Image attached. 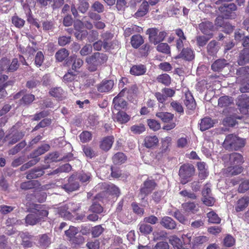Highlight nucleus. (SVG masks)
I'll list each match as a JSON object with an SVG mask.
<instances>
[{
    "label": "nucleus",
    "mask_w": 249,
    "mask_h": 249,
    "mask_svg": "<svg viewBox=\"0 0 249 249\" xmlns=\"http://www.w3.org/2000/svg\"><path fill=\"white\" fill-rule=\"evenodd\" d=\"M146 67L143 65H134L130 69V72L134 75H141L145 73Z\"/></svg>",
    "instance_id": "22"
},
{
    "label": "nucleus",
    "mask_w": 249,
    "mask_h": 249,
    "mask_svg": "<svg viewBox=\"0 0 249 249\" xmlns=\"http://www.w3.org/2000/svg\"><path fill=\"white\" fill-rule=\"evenodd\" d=\"M208 221L211 223H219L221 219L218 217V215L214 212L212 211L207 213Z\"/></svg>",
    "instance_id": "44"
},
{
    "label": "nucleus",
    "mask_w": 249,
    "mask_h": 249,
    "mask_svg": "<svg viewBox=\"0 0 249 249\" xmlns=\"http://www.w3.org/2000/svg\"><path fill=\"white\" fill-rule=\"evenodd\" d=\"M245 144V140L236 136L235 135H227L223 142V147L229 150H237Z\"/></svg>",
    "instance_id": "2"
},
{
    "label": "nucleus",
    "mask_w": 249,
    "mask_h": 249,
    "mask_svg": "<svg viewBox=\"0 0 249 249\" xmlns=\"http://www.w3.org/2000/svg\"><path fill=\"white\" fill-rule=\"evenodd\" d=\"M138 226L139 231L144 235L149 234L153 231L152 226L145 223H141Z\"/></svg>",
    "instance_id": "27"
},
{
    "label": "nucleus",
    "mask_w": 249,
    "mask_h": 249,
    "mask_svg": "<svg viewBox=\"0 0 249 249\" xmlns=\"http://www.w3.org/2000/svg\"><path fill=\"white\" fill-rule=\"evenodd\" d=\"M160 224L164 228L168 229H174L176 226L175 221L168 216L163 217L160 221Z\"/></svg>",
    "instance_id": "21"
},
{
    "label": "nucleus",
    "mask_w": 249,
    "mask_h": 249,
    "mask_svg": "<svg viewBox=\"0 0 249 249\" xmlns=\"http://www.w3.org/2000/svg\"><path fill=\"white\" fill-rule=\"evenodd\" d=\"M148 9V3L143 1L138 11L135 13L136 17H141L147 13Z\"/></svg>",
    "instance_id": "31"
},
{
    "label": "nucleus",
    "mask_w": 249,
    "mask_h": 249,
    "mask_svg": "<svg viewBox=\"0 0 249 249\" xmlns=\"http://www.w3.org/2000/svg\"><path fill=\"white\" fill-rule=\"evenodd\" d=\"M213 28V23L210 21L202 22L199 24V29L204 34L210 37L212 36L211 32Z\"/></svg>",
    "instance_id": "11"
},
{
    "label": "nucleus",
    "mask_w": 249,
    "mask_h": 249,
    "mask_svg": "<svg viewBox=\"0 0 249 249\" xmlns=\"http://www.w3.org/2000/svg\"><path fill=\"white\" fill-rule=\"evenodd\" d=\"M231 98L227 96H222L218 99V106L221 107L229 106L232 103Z\"/></svg>",
    "instance_id": "37"
},
{
    "label": "nucleus",
    "mask_w": 249,
    "mask_h": 249,
    "mask_svg": "<svg viewBox=\"0 0 249 249\" xmlns=\"http://www.w3.org/2000/svg\"><path fill=\"white\" fill-rule=\"evenodd\" d=\"M69 55L68 51L64 48L57 51L55 54L56 59L59 61H62Z\"/></svg>",
    "instance_id": "45"
},
{
    "label": "nucleus",
    "mask_w": 249,
    "mask_h": 249,
    "mask_svg": "<svg viewBox=\"0 0 249 249\" xmlns=\"http://www.w3.org/2000/svg\"><path fill=\"white\" fill-rule=\"evenodd\" d=\"M165 95V94L163 93L162 90L161 92H156L155 94L157 100L161 104H164L167 100V98Z\"/></svg>",
    "instance_id": "61"
},
{
    "label": "nucleus",
    "mask_w": 249,
    "mask_h": 249,
    "mask_svg": "<svg viewBox=\"0 0 249 249\" xmlns=\"http://www.w3.org/2000/svg\"><path fill=\"white\" fill-rule=\"evenodd\" d=\"M78 232V230L76 228L71 226L68 230L65 231V234L71 239L74 237Z\"/></svg>",
    "instance_id": "57"
},
{
    "label": "nucleus",
    "mask_w": 249,
    "mask_h": 249,
    "mask_svg": "<svg viewBox=\"0 0 249 249\" xmlns=\"http://www.w3.org/2000/svg\"><path fill=\"white\" fill-rule=\"evenodd\" d=\"M247 52L248 51L245 49L240 55L238 60V63L239 65H243L246 62H249V53H248Z\"/></svg>",
    "instance_id": "43"
},
{
    "label": "nucleus",
    "mask_w": 249,
    "mask_h": 249,
    "mask_svg": "<svg viewBox=\"0 0 249 249\" xmlns=\"http://www.w3.org/2000/svg\"><path fill=\"white\" fill-rule=\"evenodd\" d=\"M8 78L7 76L3 75V78H0V98L4 97L6 94V92L4 90V88L6 86L7 83L5 81Z\"/></svg>",
    "instance_id": "46"
},
{
    "label": "nucleus",
    "mask_w": 249,
    "mask_h": 249,
    "mask_svg": "<svg viewBox=\"0 0 249 249\" xmlns=\"http://www.w3.org/2000/svg\"><path fill=\"white\" fill-rule=\"evenodd\" d=\"M130 118V116L123 111H118L113 116L114 120L121 124L126 123L129 121Z\"/></svg>",
    "instance_id": "13"
},
{
    "label": "nucleus",
    "mask_w": 249,
    "mask_h": 249,
    "mask_svg": "<svg viewBox=\"0 0 249 249\" xmlns=\"http://www.w3.org/2000/svg\"><path fill=\"white\" fill-rule=\"evenodd\" d=\"M237 105L240 107V112L246 114L249 108V96L243 95L238 99Z\"/></svg>",
    "instance_id": "10"
},
{
    "label": "nucleus",
    "mask_w": 249,
    "mask_h": 249,
    "mask_svg": "<svg viewBox=\"0 0 249 249\" xmlns=\"http://www.w3.org/2000/svg\"><path fill=\"white\" fill-rule=\"evenodd\" d=\"M224 158L229 159L230 166L228 168L227 171L230 175H236L241 173L242 169L240 165L243 162L241 155L233 153L230 155H225Z\"/></svg>",
    "instance_id": "1"
},
{
    "label": "nucleus",
    "mask_w": 249,
    "mask_h": 249,
    "mask_svg": "<svg viewBox=\"0 0 249 249\" xmlns=\"http://www.w3.org/2000/svg\"><path fill=\"white\" fill-rule=\"evenodd\" d=\"M144 142L145 146L150 148L156 146L159 142V140L156 136H147L145 138Z\"/></svg>",
    "instance_id": "30"
},
{
    "label": "nucleus",
    "mask_w": 249,
    "mask_h": 249,
    "mask_svg": "<svg viewBox=\"0 0 249 249\" xmlns=\"http://www.w3.org/2000/svg\"><path fill=\"white\" fill-rule=\"evenodd\" d=\"M71 167L70 164H65L60 166L59 168L56 169V170H54L53 172L52 173V174H56L62 172H69L71 170Z\"/></svg>",
    "instance_id": "50"
},
{
    "label": "nucleus",
    "mask_w": 249,
    "mask_h": 249,
    "mask_svg": "<svg viewBox=\"0 0 249 249\" xmlns=\"http://www.w3.org/2000/svg\"><path fill=\"white\" fill-rule=\"evenodd\" d=\"M50 93L53 97L60 98L63 94V90L60 88H55L50 90Z\"/></svg>",
    "instance_id": "56"
},
{
    "label": "nucleus",
    "mask_w": 249,
    "mask_h": 249,
    "mask_svg": "<svg viewBox=\"0 0 249 249\" xmlns=\"http://www.w3.org/2000/svg\"><path fill=\"white\" fill-rule=\"evenodd\" d=\"M106 54L96 53L94 55L86 58V62L88 64L89 69L90 71H95L98 66L104 64L107 60Z\"/></svg>",
    "instance_id": "4"
},
{
    "label": "nucleus",
    "mask_w": 249,
    "mask_h": 249,
    "mask_svg": "<svg viewBox=\"0 0 249 249\" xmlns=\"http://www.w3.org/2000/svg\"><path fill=\"white\" fill-rule=\"evenodd\" d=\"M51 239L47 234L42 235L39 239L38 244L43 248L48 247L51 244Z\"/></svg>",
    "instance_id": "40"
},
{
    "label": "nucleus",
    "mask_w": 249,
    "mask_h": 249,
    "mask_svg": "<svg viewBox=\"0 0 249 249\" xmlns=\"http://www.w3.org/2000/svg\"><path fill=\"white\" fill-rule=\"evenodd\" d=\"M113 142V137H107L104 138L103 141L101 142L100 144V147L102 149L107 151L112 146V143Z\"/></svg>",
    "instance_id": "25"
},
{
    "label": "nucleus",
    "mask_w": 249,
    "mask_h": 249,
    "mask_svg": "<svg viewBox=\"0 0 249 249\" xmlns=\"http://www.w3.org/2000/svg\"><path fill=\"white\" fill-rule=\"evenodd\" d=\"M114 85L113 81L111 80H103L97 86L98 90L100 92H107L109 91Z\"/></svg>",
    "instance_id": "12"
},
{
    "label": "nucleus",
    "mask_w": 249,
    "mask_h": 249,
    "mask_svg": "<svg viewBox=\"0 0 249 249\" xmlns=\"http://www.w3.org/2000/svg\"><path fill=\"white\" fill-rule=\"evenodd\" d=\"M169 242L172 245L174 249H180L182 246V241L176 235H172L169 237Z\"/></svg>",
    "instance_id": "28"
},
{
    "label": "nucleus",
    "mask_w": 249,
    "mask_h": 249,
    "mask_svg": "<svg viewBox=\"0 0 249 249\" xmlns=\"http://www.w3.org/2000/svg\"><path fill=\"white\" fill-rule=\"evenodd\" d=\"M182 206L183 210L188 213H195L198 210V207L193 202L184 203Z\"/></svg>",
    "instance_id": "26"
},
{
    "label": "nucleus",
    "mask_w": 249,
    "mask_h": 249,
    "mask_svg": "<svg viewBox=\"0 0 249 249\" xmlns=\"http://www.w3.org/2000/svg\"><path fill=\"white\" fill-rule=\"evenodd\" d=\"M156 116L160 119L164 123H168L174 118V115L169 112H158Z\"/></svg>",
    "instance_id": "32"
},
{
    "label": "nucleus",
    "mask_w": 249,
    "mask_h": 249,
    "mask_svg": "<svg viewBox=\"0 0 249 249\" xmlns=\"http://www.w3.org/2000/svg\"><path fill=\"white\" fill-rule=\"evenodd\" d=\"M44 60V55L42 52H38L37 53L35 57V63L36 66H40Z\"/></svg>",
    "instance_id": "64"
},
{
    "label": "nucleus",
    "mask_w": 249,
    "mask_h": 249,
    "mask_svg": "<svg viewBox=\"0 0 249 249\" xmlns=\"http://www.w3.org/2000/svg\"><path fill=\"white\" fill-rule=\"evenodd\" d=\"M215 121L209 117H205L201 120L200 123V129L201 131H205L213 126Z\"/></svg>",
    "instance_id": "19"
},
{
    "label": "nucleus",
    "mask_w": 249,
    "mask_h": 249,
    "mask_svg": "<svg viewBox=\"0 0 249 249\" xmlns=\"http://www.w3.org/2000/svg\"><path fill=\"white\" fill-rule=\"evenodd\" d=\"M158 31L155 28L149 29L147 30V34L149 35V38L151 42L156 44L157 37L158 35Z\"/></svg>",
    "instance_id": "41"
},
{
    "label": "nucleus",
    "mask_w": 249,
    "mask_h": 249,
    "mask_svg": "<svg viewBox=\"0 0 249 249\" xmlns=\"http://www.w3.org/2000/svg\"><path fill=\"white\" fill-rule=\"evenodd\" d=\"M50 148V146L48 144H45L39 147L33 154V157L36 158L39 155L44 154L46 151H48Z\"/></svg>",
    "instance_id": "49"
},
{
    "label": "nucleus",
    "mask_w": 249,
    "mask_h": 249,
    "mask_svg": "<svg viewBox=\"0 0 249 249\" xmlns=\"http://www.w3.org/2000/svg\"><path fill=\"white\" fill-rule=\"evenodd\" d=\"M227 64L225 59H218L212 64V69L214 71H218L223 68Z\"/></svg>",
    "instance_id": "33"
},
{
    "label": "nucleus",
    "mask_w": 249,
    "mask_h": 249,
    "mask_svg": "<svg viewBox=\"0 0 249 249\" xmlns=\"http://www.w3.org/2000/svg\"><path fill=\"white\" fill-rule=\"evenodd\" d=\"M249 203V197H242L239 199L237 203V205L235 207V210L236 212H240L244 210L246 208Z\"/></svg>",
    "instance_id": "23"
},
{
    "label": "nucleus",
    "mask_w": 249,
    "mask_h": 249,
    "mask_svg": "<svg viewBox=\"0 0 249 249\" xmlns=\"http://www.w3.org/2000/svg\"><path fill=\"white\" fill-rule=\"evenodd\" d=\"M184 104L189 109L192 110L195 108L196 103L191 93L188 92L185 94Z\"/></svg>",
    "instance_id": "24"
},
{
    "label": "nucleus",
    "mask_w": 249,
    "mask_h": 249,
    "mask_svg": "<svg viewBox=\"0 0 249 249\" xmlns=\"http://www.w3.org/2000/svg\"><path fill=\"white\" fill-rule=\"evenodd\" d=\"M159 82L165 85H169L171 83V78L168 74L164 73L160 75L157 77Z\"/></svg>",
    "instance_id": "48"
},
{
    "label": "nucleus",
    "mask_w": 249,
    "mask_h": 249,
    "mask_svg": "<svg viewBox=\"0 0 249 249\" xmlns=\"http://www.w3.org/2000/svg\"><path fill=\"white\" fill-rule=\"evenodd\" d=\"M44 174V171L41 169H36L31 170L27 175V178L30 179L36 178L42 176Z\"/></svg>",
    "instance_id": "36"
},
{
    "label": "nucleus",
    "mask_w": 249,
    "mask_h": 249,
    "mask_svg": "<svg viewBox=\"0 0 249 249\" xmlns=\"http://www.w3.org/2000/svg\"><path fill=\"white\" fill-rule=\"evenodd\" d=\"M241 119V118L237 116L235 114H233L230 116L227 117L224 120L225 124L233 126L236 124V119Z\"/></svg>",
    "instance_id": "35"
},
{
    "label": "nucleus",
    "mask_w": 249,
    "mask_h": 249,
    "mask_svg": "<svg viewBox=\"0 0 249 249\" xmlns=\"http://www.w3.org/2000/svg\"><path fill=\"white\" fill-rule=\"evenodd\" d=\"M197 167L199 172V177L202 179H204L208 175L207 166L204 162H200L197 163Z\"/></svg>",
    "instance_id": "29"
},
{
    "label": "nucleus",
    "mask_w": 249,
    "mask_h": 249,
    "mask_svg": "<svg viewBox=\"0 0 249 249\" xmlns=\"http://www.w3.org/2000/svg\"><path fill=\"white\" fill-rule=\"evenodd\" d=\"M238 82H241V92H249V67H242L237 71Z\"/></svg>",
    "instance_id": "3"
},
{
    "label": "nucleus",
    "mask_w": 249,
    "mask_h": 249,
    "mask_svg": "<svg viewBox=\"0 0 249 249\" xmlns=\"http://www.w3.org/2000/svg\"><path fill=\"white\" fill-rule=\"evenodd\" d=\"M78 209V207L73 203H69L60 208L59 214L65 218L71 219V212H75Z\"/></svg>",
    "instance_id": "7"
},
{
    "label": "nucleus",
    "mask_w": 249,
    "mask_h": 249,
    "mask_svg": "<svg viewBox=\"0 0 249 249\" xmlns=\"http://www.w3.org/2000/svg\"><path fill=\"white\" fill-rule=\"evenodd\" d=\"M147 124L150 129L154 131L158 130L160 128V124L155 120H148Z\"/></svg>",
    "instance_id": "54"
},
{
    "label": "nucleus",
    "mask_w": 249,
    "mask_h": 249,
    "mask_svg": "<svg viewBox=\"0 0 249 249\" xmlns=\"http://www.w3.org/2000/svg\"><path fill=\"white\" fill-rule=\"evenodd\" d=\"M235 240L232 236L228 235L224 239V244L226 247H230L234 245Z\"/></svg>",
    "instance_id": "60"
},
{
    "label": "nucleus",
    "mask_w": 249,
    "mask_h": 249,
    "mask_svg": "<svg viewBox=\"0 0 249 249\" xmlns=\"http://www.w3.org/2000/svg\"><path fill=\"white\" fill-rule=\"evenodd\" d=\"M131 131L134 134H141L145 131V127L142 124L134 125L130 128Z\"/></svg>",
    "instance_id": "53"
},
{
    "label": "nucleus",
    "mask_w": 249,
    "mask_h": 249,
    "mask_svg": "<svg viewBox=\"0 0 249 249\" xmlns=\"http://www.w3.org/2000/svg\"><path fill=\"white\" fill-rule=\"evenodd\" d=\"M79 137L82 142H87L91 140V134L88 131H84L80 135Z\"/></svg>",
    "instance_id": "58"
},
{
    "label": "nucleus",
    "mask_w": 249,
    "mask_h": 249,
    "mask_svg": "<svg viewBox=\"0 0 249 249\" xmlns=\"http://www.w3.org/2000/svg\"><path fill=\"white\" fill-rule=\"evenodd\" d=\"M104 188L106 190V194L111 196H114L115 197H117L119 195V188L113 184H102Z\"/></svg>",
    "instance_id": "16"
},
{
    "label": "nucleus",
    "mask_w": 249,
    "mask_h": 249,
    "mask_svg": "<svg viewBox=\"0 0 249 249\" xmlns=\"http://www.w3.org/2000/svg\"><path fill=\"white\" fill-rule=\"evenodd\" d=\"M35 209L36 211L34 213H36V217L39 219V221L47 217L48 214V212L44 206L35 205Z\"/></svg>",
    "instance_id": "14"
},
{
    "label": "nucleus",
    "mask_w": 249,
    "mask_h": 249,
    "mask_svg": "<svg viewBox=\"0 0 249 249\" xmlns=\"http://www.w3.org/2000/svg\"><path fill=\"white\" fill-rule=\"evenodd\" d=\"M104 229L101 225L93 227L92 229V234L94 237H98L103 232Z\"/></svg>",
    "instance_id": "62"
},
{
    "label": "nucleus",
    "mask_w": 249,
    "mask_h": 249,
    "mask_svg": "<svg viewBox=\"0 0 249 249\" xmlns=\"http://www.w3.org/2000/svg\"><path fill=\"white\" fill-rule=\"evenodd\" d=\"M103 42L102 40H99L95 42L93 47V48L97 51L101 50L102 47L106 50H108L111 48V43L110 40L112 37V35L109 33H105L102 36Z\"/></svg>",
    "instance_id": "6"
},
{
    "label": "nucleus",
    "mask_w": 249,
    "mask_h": 249,
    "mask_svg": "<svg viewBox=\"0 0 249 249\" xmlns=\"http://www.w3.org/2000/svg\"><path fill=\"white\" fill-rule=\"evenodd\" d=\"M156 183L154 180H147L143 184V186L141 189V193L145 195L149 194L155 188Z\"/></svg>",
    "instance_id": "15"
},
{
    "label": "nucleus",
    "mask_w": 249,
    "mask_h": 249,
    "mask_svg": "<svg viewBox=\"0 0 249 249\" xmlns=\"http://www.w3.org/2000/svg\"><path fill=\"white\" fill-rule=\"evenodd\" d=\"M39 222L35 213L29 214L26 217V223L30 225H34Z\"/></svg>",
    "instance_id": "47"
},
{
    "label": "nucleus",
    "mask_w": 249,
    "mask_h": 249,
    "mask_svg": "<svg viewBox=\"0 0 249 249\" xmlns=\"http://www.w3.org/2000/svg\"><path fill=\"white\" fill-rule=\"evenodd\" d=\"M143 42L142 37L140 35L132 36L131 40L132 46L135 48H138Z\"/></svg>",
    "instance_id": "38"
},
{
    "label": "nucleus",
    "mask_w": 249,
    "mask_h": 249,
    "mask_svg": "<svg viewBox=\"0 0 249 249\" xmlns=\"http://www.w3.org/2000/svg\"><path fill=\"white\" fill-rule=\"evenodd\" d=\"M74 27L75 30L79 33H75V35L77 39H82L88 35L86 31L82 30L84 27L83 23L80 20H76L74 23Z\"/></svg>",
    "instance_id": "9"
},
{
    "label": "nucleus",
    "mask_w": 249,
    "mask_h": 249,
    "mask_svg": "<svg viewBox=\"0 0 249 249\" xmlns=\"http://www.w3.org/2000/svg\"><path fill=\"white\" fill-rule=\"evenodd\" d=\"M12 23L17 28H20L23 26L25 21L18 16H14L12 18Z\"/></svg>",
    "instance_id": "51"
},
{
    "label": "nucleus",
    "mask_w": 249,
    "mask_h": 249,
    "mask_svg": "<svg viewBox=\"0 0 249 249\" xmlns=\"http://www.w3.org/2000/svg\"><path fill=\"white\" fill-rule=\"evenodd\" d=\"M195 169L191 164H184L182 165L179 171V175L181 178L182 184H186L189 181V178L194 174Z\"/></svg>",
    "instance_id": "5"
},
{
    "label": "nucleus",
    "mask_w": 249,
    "mask_h": 249,
    "mask_svg": "<svg viewBox=\"0 0 249 249\" xmlns=\"http://www.w3.org/2000/svg\"><path fill=\"white\" fill-rule=\"evenodd\" d=\"M113 161L115 164H122L126 160L125 156L123 153H118L113 157Z\"/></svg>",
    "instance_id": "42"
},
{
    "label": "nucleus",
    "mask_w": 249,
    "mask_h": 249,
    "mask_svg": "<svg viewBox=\"0 0 249 249\" xmlns=\"http://www.w3.org/2000/svg\"><path fill=\"white\" fill-rule=\"evenodd\" d=\"M219 9L221 12H226L227 13H231L233 11H236L237 7L235 4L231 3L229 4H225L223 6H221Z\"/></svg>",
    "instance_id": "39"
},
{
    "label": "nucleus",
    "mask_w": 249,
    "mask_h": 249,
    "mask_svg": "<svg viewBox=\"0 0 249 249\" xmlns=\"http://www.w3.org/2000/svg\"><path fill=\"white\" fill-rule=\"evenodd\" d=\"M42 6L51 4L53 9L60 6L63 3V0H37Z\"/></svg>",
    "instance_id": "20"
},
{
    "label": "nucleus",
    "mask_w": 249,
    "mask_h": 249,
    "mask_svg": "<svg viewBox=\"0 0 249 249\" xmlns=\"http://www.w3.org/2000/svg\"><path fill=\"white\" fill-rule=\"evenodd\" d=\"M194 54L193 51L189 48L183 49L180 53L176 56V59L182 58L187 60H191L194 58Z\"/></svg>",
    "instance_id": "18"
},
{
    "label": "nucleus",
    "mask_w": 249,
    "mask_h": 249,
    "mask_svg": "<svg viewBox=\"0 0 249 249\" xmlns=\"http://www.w3.org/2000/svg\"><path fill=\"white\" fill-rule=\"evenodd\" d=\"M157 49L159 52L165 53H170V48L166 43H160L157 46Z\"/></svg>",
    "instance_id": "59"
},
{
    "label": "nucleus",
    "mask_w": 249,
    "mask_h": 249,
    "mask_svg": "<svg viewBox=\"0 0 249 249\" xmlns=\"http://www.w3.org/2000/svg\"><path fill=\"white\" fill-rule=\"evenodd\" d=\"M74 177L71 176L69 179V183L63 186V188L68 192L76 190L79 188L78 183L74 180Z\"/></svg>",
    "instance_id": "17"
},
{
    "label": "nucleus",
    "mask_w": 249,
    "mask_h": 249,
    "mask_svg": "<svg viewBox=\"0 0 249 249\" xmlns=\"http://www.w3.org/2000/svg\"><path fill=\"white\" fill-rule=\"evenodd\" d=\"M209 238L206 236H198L194 239L193 244L194 246L200 245L207 242Z\"/></svg>",
    "instance_id": "52"
},
{
    "label": "nucleus",
    "mask_w": 249,
    "mask_h": 249,
    "mask_svg": "<svg viewBox=\"0 0 249 249\" xmlns=\"http://www.w3.org/2000/svg\"><path fill=\"white\" fill-rule=\"evenodd\" d=\"M71 62H69V60L67 62V65H69L71 62H72V69H77L79 68L83 65V62L82 60L80 58H76L75 55L71 56Z\"/></svg>",
    "instance_id": "34"
},
{
    "label": "nucleus",
    "mask_w": 249,
    "mask_h": 249,
    "mask_svg": "<svg viewBox=\"0 0 249 249\" xmlns=\"http://www.w3.org/2000/svg\"><path fill=\"white\" fill-rule=\"evenodd\" d=\"M171 106L176 111L179 113H183V108L179 103L176 101H173L171 103Z\"/></svg>",
    "instance_id": "55"
},
{
    "label": "nucleus",
    "mask_w": 249,
    "mask_h": 249,
    "mask_svg": "<svg viewBox=\"0 0 249 249\" xmlns=\"http://www.w3.org/2000/svg\"><path fill=\"white\" fill-rule=\"evenodd\" d=\"M125 90L123 89L118 95L116 96L113 101L114 107L119 110L121 109L124 108L126 106V102L122 98L124 95Z\"/></svg>",
    "instance_id": "8"
},
{
    "label": "nucleus",
    "mask_w": 249,
    "mask_h": 249,
    "mask_svg": "<svg viewBox=\"0 0 249 249\" xmlns=\"http://www.w3.org/2000/svg\"><path fill=\"white\" fill-rule=\"evenodd\" d=\"M92 46L89 45H85L80 51V54L81 55L85 56L90 53L92 52Z\"/></svg>",
    "instance_id": "63"
}]
</instances>
